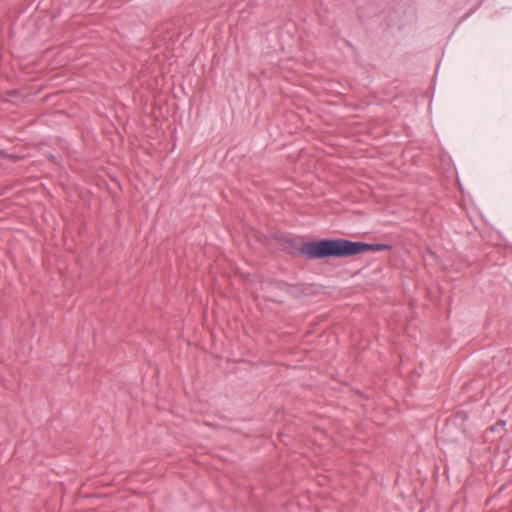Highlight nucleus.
<instances>
[{
  "mask_svg": "<svg viewBox=\"0 0 512 512\" xmlns=\"http://www.w3.org/2000/svg\"><path fill=\"white\" fill-rule=\"evenodd\" d=\"M282 250L291 256H301L305 260H322L329 258H347L367 251L391 250L389 244H372L351 241L344 238H321L306 241L298 246L296 240L283 233L272 236Z\"/></svg>",
  "mask_w": 512,
  "mask_h": 512,
  "instance_id": "1",
  "label": "nucleus"
},
{
  "mask_svg": "<svg viewBox=\"0 0 512 512\" xmlns=\"http://www.w3.org/2000/svg\"><path fill=\"white\" fill-rule=\"evenodd\" d=\"M45 157H46L49 161H51V162H53V163H56V157H55L53 154H46V155H45Z\"/></svg>",
  "mask_w": 512,
  "mask_h": 512,
  "instance_id": "2",
  "label": "nucleus"
},
{
  "mask_svg": "<svg viewBox=\"0 0 512 512\" xmlns=\"http://www.w3.org/2000/svg\"><path fill=\"white\" fill-rule=\"evenodd\" d=\"M7 158L13 162H16L20 159V157L17 155H8Z\"/></svg>",
  "mask_w": 512,
  "mask_h": 512,
  "instance_id": "3",
  "label": "nucleus"
},
{
  "mask_svg": "<svg viewBox=\"0 0 512 512\" xmlns=\"http://www.w3.org/2000/svg\"><path fill=\"white\" fill-rule=\"evenodd\" d=\"M497 424H498L499 426H502V425L504 426V425H505V422H504V421H498V423H497Z\"/></svg>",
  "mask_w": 512,
  "mask_h": 512,
  "instance_id": "4",
  "label": "nucleus"
}]
</instances>
